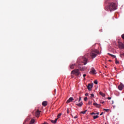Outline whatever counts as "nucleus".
<instances>
[{
  "mask_svg": "<svg viewBox=\"0 0 124 124\" xmlns=\"http://www.w3.org/2000/svg\"><path fill=\"white\" fill-rule=\"evenodd\" d=\"M117 9V4L114 2H112L109 4L108 7H106L105 10H107V11H108L109 10V11H113V10H116Z\"/></svg>",
  "mask_w": 124,
  "mask_h": 124,
  "instance_id": "f257e3e1",
  "label": "nucleus"
},
{
  "mask_svg": "<svg viewBox=\"0 0 124 124\" xmlns=\"http://www.w3.org/2000/svg\"><path fill=\"white\" fill-rule=\"evenodd\" d=\"M97 55H99V51L96 49L93 50L90 53V56L92 59H94Z\"/></svg>",
  "mask_w": 124,
  "mask_h": 124,
  "instance_id": "f03ea898",
  "label": "nucleus"
},
{
  "mask_svg": "<svg viewBox=\"0 0 124 124\" xmlns=\"http://www.w3.org/2000/svg\"><path fill=\"white\" fill-rule=\"evenodd\" d=\"M76 75V76H79L80 74V71L79 69H75L71 72V77H73L72 75Z\"/></svg>",
  "mask_w": 124,
  "mask_h": 124,
  "instance_id": "7ed1b4c3",
  "label": "nucleus"
},
{
  "mask_svg": "<svg viewBox=\"0 0 124 124\" xmlns=\"http://www.w3.org/2000/svg\"><path fill=\"white\" fill-rule=\"evenodd\" d=\"M124 84H123L122 83H121L119 86H118V89L120 90V91H122L123 89H124Z\"/></svg>",
  "mask_w": 124,
  "mask_h": 124,
  "instance_id": "20e7f679",
  "label": "nucleus"
},
{
  "mask_svg": "<svg viewBox=\"0 0 124 124\" xmlns=\"http://www.w3.org/2000/svg\"><path fill=\"white\" fill-rule=\"evenodd\" d=\"M119 47L120 49H124V44L121 42H118Z\"/></svg>",
  "mask_w": 124,
  "mask_h": 124,
  "instance_id": "39448f33",
  "label": "nucleus"
},
{
  "mask_svg": "<svg viewBox=\"0 0 124 124\" xmlns=\"http://www.w3.org/2000/svg\"><path fill=\"white\" fill-rule=\"evenodd\" d=\"M83 63L84 65L87 64V62H88V59H87V58H86V55L85 56V57H84L83 58Z\"/></svg>",
  "mask_w": 124,
  "mask_h": 124,
  "instance_id": "423d86ee",
  "label": "nucleus"
},
{
  "mask_svg": "<svg viewBox=\"0 0 124 124\" xmlns=\"http://www.w3.org/2000/svg\"><path fill=\"white\" fill-rule=\"evenodd\" d=\"M93 87V83L92 84H89L87 86V89L89 90V91H91L92 90V88Z\"/></svg>",
  "mask_w": 124,
  "mask_h": 124,
  "instance_id": "0eeeda50",
  "label": "nucleus"
},
{
  "mask_svg": "<svg viewBox=\"0 0 124 124\" xmlns=\"http://www.w3.org/2000/svg\"><path fill=\"white\" fill-rule=\"evenodd\" d=\"M90 72L92 73V74H96V71H95V69H94V68H91Z\"/></svg>",
  "mask_w": 124,
  "mask_h": 124,
  "instance_id": "6e6552de",
  "label": "nucleus"
},
{
  "mask_svg": "<svg viewBox=\"0 0 124 124\" xmlns=\"http://www.w3.org/2000/svg\"><path fill=\"white\" fill-rule=\"evenodd\" d=\"M93 105L94 106H96L97 108H100V107H101V105L98 104L96 103H93Z\"/></svg>",
  "mask_w": 124,
  "mask_h": 124,
  "instance_id": "1a4fd4ad",
  "label": "nucleus"
},
{
  "mask_svg": "<svg viewBox=\"0 0 124 124\" xmlns=\"http://www.w3.org/2000/svg\"><path fill=\"white\" fill-rule=\"evenodd\" d=\"M40 111H39V110H37L35 112V115L36 117H39V115H40Z\"/></svg>",
  "mask_w": 124,
  "mask_h": 124,
  "instance_id": "9d476101",
  "label": "nucleus"
},
{
  "mask_svg": "<svg viewBox=\"0 0 124 124\" xmlns=\"http://www.w3.org/2000/svg\"><path fill=\"white\" fill-rule=\"evenodd\" d=\"M74 100L73 98L70 97L68 100L66 101V103H70V102H72V101Z\"/></svg>",
  "mask_w": 124,
  "mask_h": 124,
  "instance_id": "9b49d317",
  "label": "nucleus"
},
{
  "mask_svg": "<svg viewBox=\"0 0 124 124\" xmlns=\"http://www.w3.org/2000/svg\"><path fill=\"white\" fill-rule=\"evenodd\" d=\"M75 66V64H71L70 65V68H71V69H74Z\"/></svg>",
  "mask_w": 124,
  "mask_h": 124,
  "instance_id": "f8f14e48",
  "label": "nucleus"
},
{
  "mask_svg": "<svg viewBox=\"0 0 124 124\" xmlns=\"http://www.w3.org/2000/svg\"><path fill=\"white\" fill-rule=\"evenodd\" d=\"M42 104L43 106H44L45 107H46V106H47V101L43 102Z\"/></svg>",
  "mask_w": 124,
  "mask_h": 124,
  "instance_id": "ddd939ff",
  "label": "nucleus"
},
{
  "mask_svg": "<svg viewBox=\"0 0 124 124\" xmlns=\"http://www.w3.org/2000/svg\"><path fill=\"white\" fill-rule=\"evenodd\" d=\"M58 121V119H56L55 120H50V122L52 123V124H57V121Z\"/></svg>",
  "mask_w": 124,
  "mask_h": 124,
  "instance_id": "4468645a",
  "label": "nucleus"
},
{
  "mask_svg": "<svg viewBox=\"0 0 124 124\" xmlns=\"http://www.w3.org/2000/svg\"><path fill=\"white\" fill-rule=\"evenodd\" d=\"M99 94H100V95L102 96L103 97H105V96L106 95L105 93H102L101 92H99Z\"/></svg>",
  "mask_w": 124,
  "mask_h": 124,
  "instance_id": "2eb2a0df",
  "label": "nucleus"
},
{
  "mask_svg": "<svg viewBox=\"0 0 124 124\" xmlns=\"http://www.w3.org/2000/svg\"><path fill=\"white\" fill-rule=\"evenodd\" d=\"M76 105H77L78 106H79V107H81L82 105H83V103L80 102L78 104H77Z\"/></svg>",
  "mask_w": 124,
  "mask_h": 124,
  "instance_id": "dca6fc26",
  "label": "nucleus"
},
{
  "mask_svg": "<svg viewBox=\"0 0 124 124\" xmlns=\"http://www.w3.org/2000/svg\"><path fill=\"white\" fill-rule=\"evenodd\" d=\"M108 56H110V57H112V58H114V59L116 58V56L111 54L110 53H108Z\"/></svg>",
  "mask_w": 124,
  "mask_h": 124,
  "instance_id": "f3484780",
  "label": "nucleus"
},
{
  "mask_svg": "<svg viewBox=\"0 0 124 124\" xmlns=\"http://www.w3.org/2000/svg\"><path fill=\"white\" fill-rule=\"evenodd\" d=\"M62 116V113H59L58 115H57V120L58 119H60V118H61V116Z\"/></svg>",
  "mask_w": 124,
  "mask_h": 124,
  "instance_id": "a211bd4d",
  "label": "nucleus"
},
{
  "mask_svg": "<svg viewBox=\"0 0 124 124\" xmlns=\"http://www.w3.org/2000/svg\"><path fill=\"white\" fill-rule=\"evenodd\" d=\"M98 118V115H94L93 116V119L95 120V119H97Z\"/></svg>",
  "mask_w": 124,
  "mask_h": 124,
  "instance_id": "6ab92c4d",
  "label": "nucleus"
},
{
  "mask_svg": "<svg viewBox=\"0 0 124 124\" xmlns=\"http://www.w3.org/2000/svg\"><path fill=\"white\" fill-rule=\"evenodd\" d=\"M88 111V110H85L83 111H81L80 114H86V112Z\"/></svg>",
  "mask_w": 124,
  "mask_h": 124,
  "instance_id": "aec40b11",
  "label": "nucleus"
},
{
  "mask_svg": "<svg viewBox=\"0 0 124 124\" xmlns=\"http://www.w3.org/2000/svg\"><path fill=\"white\" fill-rule=\"evenodd\" d=\"M92 104H93V101H89L88 103V105H92Z\"/></svg>",
  "mask_w": 124,
  "mask_h": 124,
  "instance_id": "412c9836",
  "label": "nucleus"
},
{
  "mask_svg": "<svg viewBox=\"0 0 124 124\" xmlns=\"http://www.w3.org/2000/svg\"><path fill=\"white\" fill-rule=\"evenodd\" d=\"M120 57H121V58H123V57H124V53H120Z\"/></svg>",
  "mask_w": 124,
  "mask_h": 124,
  "instance_id": "4be33fe9",
  "label": "nucleus"
},
{
  "mask_svg": "<svg viewBox=\"0 0 124 124\" xmlns=\"http://www.w3.org/2000/svg\"><path fill=\"white\" fill-rule=\"evenodd\" d=\"M34 124V120H31L30 124Z\"/></svg>",
  "mask_w": 124,
  "mask_h": 124,
  "instance_id": "5701e85b",
  "label": "nucleus"
},
{
  "mask_svg": "<svg viewBox=\"0 0 124 124\" xmlns=\"http://www.w3.org/2000/svg\"><path fill=\"white\" fill-rule=\"evenodd\" d=\"M115 63H116V64L118 63H120V62H119V61L117 60V58L115 59Z\"/></svg>",
  "mask_w": 124,
  "mask_h": 124,
  "instance_id": "b1692460",
  "label": "nucleus"
},
{
  "mask_svg": "<svg viewBox=\"0 0 124 124\" xmlns=\"http://www.w3.org/2000/svg\"><path fill=\"white\" fill-rule=\"evenodd\" d=\"M94 84H95V85H97L98 84V82L97 80H94L93 82Z\"/></svg>",
  "mask_w": 124,
  "mask_h": 124,
  "instance_id": "393cba45",
  "label": "nucleus"
},
{
  "mask_svg": "<svg viewBox=\"0 0 124 124\" xmlns=\"http://www.w3.org/2000/svg\"><path fill=\"white\" fill-rule=\"evenodd\" d=\"M104 111H106V112H108L109 111V109H106V108H104L103 109Z\"/></svg>",
  "mask_w": 124,
  "mask_h": 124,
  "instance_id": "a878e982",
  "label": "nucleus"
},
{
  "mask_svg": "<svg viewBox=\"0 0 124 124\" xmlns=\"http://www.w3.org/2000/svg\"><path fill=\"white\" fill-rule=\"evenodd\" d=\"M79 69H80V70H81V71H84V68H79Z\"/></svg>",
  "mask_w": 124,
  "mask_h": 124,
  "instance_id": "bb28decb",
  "label": "nucleus"
},
{
  "mask_svg": "<svg viewBox=\"0 0 124 124\" xmlns=\"http://www.w3.org/2000/svg\"><path fill=\"white\" fill-rule=\"evenodd\" d=\"M91 97H94V94L93 93H91Z\"/></svg>",
  "mask_w": 124,
  "mask_h": 124,
  "instance_id": "cd10ccee",
  "label": "nucleus"
},
{
  "mask_svg": "<svg viewBox=\"0 0 124 124\" xmlns=\"http://www.w3.org/2000/svg\"><path fill=\"white\" fill-rule=\"evenodd\" d=\"M84 101H87V100H88V97H85L84 98Z\"/></svg>",
  "mask_w": 124,
  "mask_h": 124,
  "instance_id": "c85d7f7f",
  "label": "nucleus"
},
{
  "mask_svg": "<svg viewBox=\"0 0 124 124\" xmlns=\"http://www.w3.org/2000/svg\"><path fill=\"white\" fill-rule=\"evenodd\" d=\"M122 38H123V39H124V34H122L121 36Z\"/></svg>",
  "mask_w": 124,
  "mask_h": 124,
  "instance_id": "c756f323",
  "label": "nucleus"
},
{
  "mask_svg": "<svg viewBox=\"0 0 124 124\" xmlns=\"http://www.w3.org/2000/svg\"><path fill=\"white\" fill-rule=\"evenodd\" d=\"M91 114V115H96V113H95L94 112H92Z\"/></svg>",
  "mask_w": 124,
  "mask_h": 124,
  "instance_id": "7c9ffc66",
  "label": "nucleus"
},
{
  "mask_svg": "<svg viewBox=\"0 0 124 124\" xmlns=\"http://www.w3.org/2000/svg\"><path fill=\"white\" fill-rule=\"evenodd\" d=\"M77 118H78V116H77V115H76V116L74 117V119H77Z\"/></svg>",
  "mask_w": 124,
  "mask_h": 124,
  "instance_id": "2f4dec72",
  "label": "nucleus"
},
{
  "mask_svg": "<svg viewBox=\"0 0 124 124\" xmlns=\"http://www.w3.org/2000/svg\"><path fill=\"white\" fill-rule=\"evenodd\" d=\"M86 76H87V75H86L85 74H83L84 78H85L86 77Z\"/></svg>",
  "mask_w": 124,
  "mask_h": 124,
  "instance_id": "473e14b6",
  "label": "nucleus"
},
{
  "mask_svg": "<svg viewBox=\"0 0 124 124\" xmlns=\"http://www.w3.org/2000/svg\"><path fill=\"white\" fill-rule=\"evenodd\" d=\"M85 95L86 96H88V95H89V93H86L85 94Z\"/></svg>",
  "mask_w": 124,
  "mask_h": 124,
  "instance_id": "72a5a7b5",
  "label": "nucleus"
},
{
  "mask_svg": "<svg viewBox=\"0 0 124 124\" xmlns=\"http://www.w3.org/2000/svg\"><path fill=\"white\" fill-rule=\"evenodd\" d=\"M80 101H81V97L79 98L78 102H80Z\"/></svg>",
  "mask_w": 124,
  "mask_h": 124,
  "instance_id": "f704fd0d",
  "label": "nucleus"
},
{
  "mask_svg": "<svg viewBox=\"0 0 124 124\" xmlns=\"http://www.w3.org/2000/svg\"><path fill=\"white\" fill-rule=\"evenodd\" d=\"M100 103H102V104H103V103H104L105 102L104 101H102V102L100 101Z\"/></svg>",
  "mask_w": 124,
  "mask_h": 124,
  "instance_id": "c9c22d12",
  "label": "nucleus"
},
{
  "mask_svg": "<svg viewBox=\"0 0 124 124\" xmlns=\"http://www.w3.org/2000/svg\"><path fill=\"white\" fill-rule=\"evenodd\" d=\"M108 100H110V99H111V97H108Z\"/></svg>",
  "mask_w": 124,
  "mask_h": 124,
  "instance_id": "e433bc0d",
  "label": "nucleus"
},
{
  "mask_svg": "<svg viewBox=\"0 0 124 124\" xmlns=\"http://www.w3.org/2000/svg\"><path fill=\"white\" fill-rule=\"evenodd\" d=\"M67 114L69 113V110L67 109Z\"/></svg>",
  "mask_w": 124,
  "mask_h": 124,
  "instance_id": "4c0bfd02",
  "label": "nucleus"
},
{
  "mask_svg": "<svg viewBox=\"0 0 124 124\" xmlns=\"http://www.w3.org/2000/svg\"><path fill=\"white\" fill-rule=\"evenodd\" d=\"M103 115V112H102V113L100 114V116H102Z\"/></svg>",
  "mask_w": 124,
  "mask_h": 124,
  "instance_id": "58836bf2",
  "label": "nucleus"
},
{
  "mask_svg": "<svg viewBox=\"0 0 124 124\" xmlns=\"http://www.w3.org/2000/svg\"><path fill=\"white\" fill-rule=\"evenodd\" d=\"M109 0H106V2H108V1H109Z\"/></svg>",
  "mask_w": 124,
  "mask_h": 124,
  "instance_id": "ea45409f",
  "label": "nucleus"
},
{
  "mask_svg": "<svg viewBox=\"0 0 124 124\" xmlns=\"http://www.w3.org/2000/svg\"><path fill=\"white\" fill-rule=\"evenodd\" d=\"M96 115H99V112H97L96 113Z\"/></svg>",
  "mask_w": 124,
  "mask_h": 124,
  "instance_id": "a19ab883",
  "label": "nucleus"
},
{
  "mask_svg": "<svg viewBox=\"0 0 124 124\" xmlns=\"http://www.w3.org/2000/svg\"><path fill=\"white\" fill-rule=\"evenodd\" d=\"M43 124H48L46 122H44Z\"/></svg>",
  "mask_w": 124,
  "mask_h": 124,
  "instance_id": "79ce46f5",
  "label": "nucleus"
},
{
  "mask_svg": "<svg viewBox=\"0 0 124 124\" xmlns=\"http://www.w3.org/2000/svg\"><path fill=\"white\" fill-rule=\"evenodd\" d=\"M105 67H106V68H107V66H105Z\"/></svg>",
  "mask_w": 124,
  "mask_h": 124,
  "instance_id": "37998d69",
  "label": "nucleus"
},
{
  "mask_svg": "<svg viewBox=\"0 0 124 124\" xmlns=\"http://www.w3.org/2000/svg\"><path fill=\"white\" fill-rule=\"evenodd\" d=\"M109 62H111V60H109Z\"/></svg>",
  "mask_w": 124,
  "mask_h": 124,
  "instance_id": "c03bdc74",
  "label": "nucleus"
},
{
  "mask_svg": "<svg viewBox=\"0 0 124 124\" xmlns=\"http://www.w3.org/2000/svg\"><path fill=\"white\" fill-rule=\"evenodd\" d=\"M23 124H25V122L23 123Z\"/></svg>",
  "mask_w": 124,
  "mask_h": 124,
  "instance_id": "a18cd8bd",
  "label": "nucleus"
}]
</instances>
